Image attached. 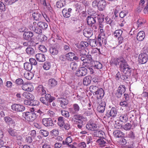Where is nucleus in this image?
Returning a JSON list of instances; mask_svg holds the SVG:
<instances>
[{"instance_id": "1", "label": "nucleus", "mask_w": 148, "mask_h": 148, "mask_svg": "<svg viewBox=\"0 0 148 148\" xmlns=\"http://www.w3.org/2000/svg\"><path fill=\"white\" fill-rule=\"evenodd\" d=\"M86 119L81 115H74L73 118V121L77 124V127L79 129H81L83 125V121H85Z\"/></svg>"}, {"instance_id": "2", "label": "nucleus", "mask_w": 148, "mask_h": 148, "mask_svg": "<svg viewBox=\"0 0 148 148\" xmlns=\"http://www.w3.org/2000/svg\"><path fill=\"white\" fill-rule=\"evenodd\" d=\"M98 41H97L95 39H90L89 41V42L90 46L92 47H101L102 44H106V41L105 39L103 38L101 39V37H99V36L98 38Z\"/></svg>"}, {"instance_id": "3", "label": "nucleus", "mask_w": 148, "mask_h": 148, "mask_svg": "<svg viewBox=\"0 0 148 148\" xmlns=\"http://www.w3.org/2000/svg\"><path fill=\"white\" fill-rule=\"evenodd\" d=\"M37 115L35 112H27L23 113V117L29 122L33 121L36 118Z\"/></svg>"}, {"instance_id": "4", "label": "nucleus", "mask_w": 148, "mask_h": 148, "mask_svg": "<svg viewBox=\"0 0 148 148\" xmlns=\"http://www.w3.org/2000/svg\"><path fill=\"white\" fill-rule=\"evenodd\" d=\"M120 70L121 72L123 73L124 74L127 75H130L132 72V69L128 65L125 61L123 64L121 65Z\"/></svg>"}, {"instance_id": "5", "label": "nucleus", "mask_w": 148, "mask_h": 148, "mask_svg": "<svg viewBox=\"0 0 148 148\" xmlns=\"http://www.w3.org/2000/svg\"><path fill=\"white\" fill-rule=\"evenodd\" d=\"M117 114V110L115 108L112 107L110 111H107L105 114V116L104 117L105 118L106 117L107 118H109L110 117L114 118L116 116Z\"/></svg>"}, {"instance_id": "6", "label": "nucleus", "mask_w": 148, "mask_h": 148, "mask_svg": "<svg viewBox=\"0 0 148 148\" xmlns=\"http://www.w3.org/2000/svg\"><path fill=\"white\" fill-rule=\"evenodd\" d=\"M101 19L103 20V18H101L100 15H97V17H92L91 16H88L87 18V23L90 26L94 25L96 23V20Z\"/></svg>"}, {"instance_id": "7", "label": "nucleus", "mask_w": 148, "mask_h": 148, "mask_svg": "<svg viewBox=\"0 0 148 148\" xmlns=\"http://www.w3.org/2000/svg\"><path fill=\"white\" fill-rule=\"evenodd\" d=\"M29 29L34 31L36 33L40 34L42 32V30L39 27H38L36 22H34L32 24L29 26Z\"/></svg>"}, {"instance_id": "8", "label": "nucleus", "mask_w": 148, "mask_h": 148, "mask_svg": "<svg viewBox=\"0 0 148 148\" xmlns=\"http://www.w3.org/2000/svg\"><path fill=\"white\" fill-rule=\"evenodd\" d=\"M138 59L140 63L142 64L145 63L148 60L147 54L145 53H141L139 55Z\"/></svg>"}, {"instance_id": "9", "label": "nucleus", "mask_w": 148, "mask_h": 148, "mask_svg": "<svg viewBox=\"0 0 148 148\" xmlns=\"http://www.w3.org/2000/svg\"><path fill=\"white\" fill-rule=\"evenodd\" d=\"M125 91V87L124 85H121L118 87L115 93L116 96L118 98H120L122 94L124 93Z\"/></svg>"}, {"instance_id": "10", "label": "nucleus", "mask_w": 148, "mask_h": 148, "mask_svg": "<svg viewBox=\"0 0 148 148\" xmlns=\"http://www.w3.org/2000/svg\"><path fill=\"white\" fill-rule=\"evenodd\" d=\"M21 88L23 90L28 92H31L34 90L33 86L30 83L27 82L23 84Z\"/></svg>"}, {"instance_id": "11", "label": "nucleus", "mask_w": 148, "mask_h": 148, "mask_svg": "<svg viewBox=\"0 0 148 148\" xmlns=\"http://www.w3.org/2000/svg\"><path fill=\"white\" fill-rule=\"evenodd\" d=\"M87 70L86 68L84 67L79 68L76 71V75L78 77L85 76L87 74Z\"/></svg>"}, {"instance_id": "12", "label": "nucleus", "mask_w": 148, "mask_h": 148, "mask_svg": "<svg viewBox=\"0 0 148 148\" xmlns=\"http://www.w3.org/2000/svg\"><path fill=\"white\" fill-rule=\"evenodd\" d=\"M97 125L93 122L90 121L86 125V128L89 130L95 131L97 129Z\"/></svg>"}, {"instance_id": "13", "label": "nucleus", "mask_w": 148, "mask_h": 148, "mask_svg": "<svg viewBox=\"0 0 148 148\" xmlns=\"http://www.w3.org/2000/svg\"><path fill=\"white\" fill-rule=\"evenodd\" d=\"M97 111L100 113H103L105 110L106 103L105 101H101L100 103H98Z\"/></svg>"}, {"instance_id": "14", "label": "nucleus", "mask_w": 148, "mask_h": 148, "mask_svg": "<svg viewBox=\"0 0 148 148\" xmlns=\"http://www.w3.org/2000/svg\"><path fill=\"white\" fill-rule=\"evenodd\" d=\"M11 109L13 110L22 112L25 110V107L22 105L14 104L11 106Z\"/></svg>"}, {"instance_id": "15", "label": "nucleus", "mask_w": 148, "mask_h": 148, "mask_svg": "<svg viewBox=\"0 0 148 148\" xmlns=\"http://www.w3.org/2000/svg\"><path fill=\"white\" fill-rule=\"evenodd\" d=\"M42 123L46 127L52 126L53 125V121L50 118L43 119Z\"/></svg>"}, {"instance_id": "16", "label": "nucleus", "mask_w": 148, "mask_h": 148, "mask_svg": "<svg viewBox=\"0 0 148 148\" xmlns=\"http://www.w3.org/2000/svg\"><path fill=\"white\" fill-rule=\"evenodd\" d=\"M104 92L102 88H99L97 91L95 93L94 95H96L98 99H101L104 95Z\"/></svg>"}, {"instance_id": "17", "label": "nucleus", "mask_w": 148, "mask_h": 148, "mask_svg": "<svg viewBox=\"0 0 148 148\" xmlns=\"http://www.w3.org/2000/svg\"><path fill=\"white\" fill-rule=\"evenodd\" d=\"M84 35L87 38L90 37L93 34L92 30L91 28H86L83 31Z\"/></svg>"}, {"instance_id": "18", "label": "nucleus", "mask_w": 148, "mask_h": 148, "mask_svg": "<svg viewBox=\"0 0 148 148\" xmlns=\"http://www.w3.org/2000/svg\"><path fill=\"white\" fill-rule=\"evenodd\" d=\"M36 90L38 93L41 95H43L46 93L45 88L42 85H40L37 87Z\"/></svg>"}, {"instance_id": "19", "label": "nucleus", "mask_w": 148, "mask_h": 148, "mask_svg": "<svg viewBox=\"0 0 148 148\" xmlns=\"http://www.w3.org/2000/svg\"><path fill=\"white\" fill-rule=\"evenodd\" d=\"M4 120L5 123L9 125H12L13 126L15 125V121L9 116L5 117L4 118Z\"/></svg>"}, {"instance_id": "20", "label": "nucleus", "mask_w": 148, "mask_h": 148, "mask_svg": "<svg viewBox=\"0 0 148 148\" xmlns=\"http://www.w3.org/2000/svg\"><path fill=\"white\" fill-rule=\"evenodd\" d=\"M36 57L37 60L39 62H42L45 60V56L42 53H38L36 54Z\"/></svg>"}, {"instance_id": "21", "label": "nucleus", "mask_w": 148, "mask_h": 148, "mask_svg": "<svg viewBox=\"0 0 148 148\" xmlns=\"http://www.w3.org/2000/svg\"><path fill=\"white\" fill-rule=\"evenodd\" d=\"M85 57L86 61H85L84 62H83V65L86 67L88 66V64L91 62L92 60V59L90 55H86Z\"/></svg>"}, {"instance_id": "22", "label": "nucleus", "mask_w": 148, "mask_h": 148, "mask_svg": "<svg viewBox=\"0 0 148 148\" xmlns=\"http://www.w3.org/2000/svg\"><path fill=\"white\" fill-rule=\"evenodd\" d=\"M22 95L25 98L31 100H33L34 98V96L32 94L27 92H24Z\"/></svg>"}, {"instance_id": "23", "label": "nucleus", "mask_w": 148, "mask_h": 148, "mask_svg": "<svg viewBox=\"0 0 148 148\" xmlns=\"http://www.w3.org/2000/svg\"><path fill=\"white\" fill-rule=\"evenodd\" d=\"M92 77L90 76H86L83 80V84L84 85L88 86L91 83Z\"/></svg>"}, {"instance_id": "24", "label": "nucleus", "mask_w": 148, "mask_h": 148, "mask_svg": "<svg viewBox=\"0 0 148 148\" xmlns=\"http://www.w3.org/2000/svg\"><path fill=\"white\" fill-rule=\"evenodd\" d=\"M125 61L124 59L123 58H118L115 59H114L112 61V63L115 64L117 65V64H120V67L121 66V65L122 64H123Z\"/></svg>"}, {"instance_id": "25", "label": "nucleus", "mask_w": 148, "mask_h": 148, "mask_svg": "<svg viewBox=\"0 0 148 148\" xmlns=\"http://www.w3.org/2000/svg\"><path fill=\"white\" fill-rule=\"evenodd\" d=\"M33 36V33L31 32H25L23 35V38L27 40H29Z\"/></svg>"}, {"instance_id": "26", "label": "nucleus", "mask_w": 148, "mask_h": 148, "mask_svg": "<svg viewBox=\"0 0 148 148\" xmlns=\"http://www.w3.org/2000/svg\"><path fill=\"white\" fill-rule=\"evenodd\" d=\"M145 36V32L143 31H140L139 32L137 36V39L138 41H142Z\"/></svg>"}, {"instance_id": "27", "label": "nucleus", "mask_w": 148, "mask_h": 148, "mask_svg": "<svg viewBox=\"0 0 148 148\" xmlns=\"http://www.w3.org/2000/svg\"><path fill=\"white\" fill-rule=\"evenodd\" d=\"M94 135L96 137L100 138H104V132L102 130H96L94 133Z\"/></svg>"}, {"instance_id": "28", "label": "nucleus", "mask_w": 148, "mask_h": 148, "mask_svg": "<svg viewBox=\"0 0 148 148\" xmlns=\"http://www.w3.org/2000/svg\"><path fill=\"white\" fill-rule=\"evenodd\" d=\"M77 68V64L75 62H71L69 66L68 67V69L70 71L76 70Z\"/></svg>"}, {"instance_id": "29", "label": "nucleus", "mask_w": 148, "mask_h": 148, "mask_svg": "<svg viewBox=\"0 0 148 148\" xmlns=\"http://www.w3.org/2000/svg\"><path fill=\"white\" fill-rule=\"evenodd\" d=\"M72 141V139L70 136H69L65 139V145H66L69 147L71 148H76L75 146L69 144Z\"/></svg>"}, {"instance_id": "30", "label": "nucleus", "mask_w": 148, "mask_h": 148, "mask_svg": "<svg viewBox=\"0 0 148 148\" xmlns=\"http://www.w3.org/2000/svg\"><path fill=\"white\" fill-rule=\"evenodd\" d=\"M57 84V81L54 79L51 78L48 80V84L51 87H54L56 86Z\"/></svg>"}, {"instance_id": "31", "label": "nucleus", "mask_w": 148, "mask_h": 148, "mask_svg": "<svg viewBox=\"0 0 148 148\" xmlns=\"http://www.w3.org/2000/svg\"><path fill=\"white\" fill-rule=\"evenodd\" d=\"M119 119L122 122H125L128 120L127 114L124 113L121 114L119 117Z\"/></svg>"}, {"instance_id": "32", "label": "nucleus", "mask_w": 148, "mask_h": 148, "mask_svg": "<svg viewBox=\"0 0 148 148\" xmlns=\"http://www.w3.org/2000/svg\"><path fill=\"white\" fill-rule=\"evenodd\" d=\"M24 75V77L28 80L32 79L34 76L33 73L29 71L25 72Z\"/></svg>"}, {"instance_id": "33", "label": "nucleus", "mask_w": 148, "mask_h": 148, "mask_svg": "<svg viewBox=\"0 0 148 148\" xmlns=\"http://www.w3.org/2000/svg\"><path fill=\"white\" fill-rule=\"evenodd\" d=\"M37 25L42 30L46 29L48 27V25L46 23L41 21L38 22Z\"/></svg>"}, {"instance_id": "34", "label": "nucleus", "mask_w": 148, "mask_h": 148, "mask_svg": "<svg viewBox=\"0 0 148 148\" xmlns=\"http://www.w3.org/2000/svg\"><path fill=\"white\" fill-rule=\"evenodd\" d=\"M64 118L60 116L58 118V124L60 127H62L64 126Z\"/></svg>"}, {"instance_id": "35", "label": "nucleus", "mask_w": 148, "mask_h": 148, "mask_svg": "<svg viewBox=\"0 0 148 148\" xmlns=\"http://www.w3.org/2000/svg\"><path fill=\"white\" fill-rule=\"evenodd\" d=\"M99 88L97 86L95 85H92L90 86L89 89L90 91L92 93L93 95Z\"/></svg>"}, {"instance_id": "36", "label": "nucleus", "mask_w": 148, "mask_h": 148, "mask_svg": "<svg viewBox=\"0 0 148 148\" xmlns=\"http://www.w3.org/2000/svg\"><path fill=\"white\" fill-rule=\"evenodd\" d=\"M24 67L25 69L28 71H30L32 69V65L29 62H25L24 64Z\"/></svg>"}, {"instance_id": "37", "label": "nucleus", "mask_w": 148, "mask_h": 148, "mask_svg": "<svg viewBox=\"0 0 148 148\" xmlns=\"http://www.w3.org/2000/svg\"><path fill=\"white\" fill-rule=\"evenodd\" d=\"M51 54L53 55H57L58 53V51L56 47H51L49 49Z\"/></svg>"}, {"instance_id": "38", "label": "nucleus", "mask_w": 148, "mask_h": 148, "mask_svg": "<svg viewBox=\"0 0 148 148\" xmlns=\"http://www.w3.org/2000/svg\"><path fill=\"white\" fill-rule=\"evenodd\" d=\"M97 142L102 147L106 145L107 144L106 140L102 138H100L97 140Z\"/></svg>"}, {"instance_id": "39", "label": "nucleus", "mask_w": 148, "mask_h": 148, "mask_svg": "<svg viewBox=\"0 0 148 148\" xmlns=\"http://www.w3.org/2000/svg\"><path fill=\"white\" fill-rule=\"evenodd\" d=\"M114 134L116 138L122 137L124 136V134L123 132L119 130L116 131L114 132Z\"/></svg>"}, {"instance_id": "40", "label": "nucleus", "mask_w": 148, "mask_h": 148, "mask_svg": "<svg viewBox=\"0 0 148 148\" xmlns=\"http://www.w3.org/2000/svg\"><path fill=\"white\" fill-rule=\"evenodd\" d=\"M74 53L70 52L66 54V59L67 60L70 61H73V57Z\"/></svg>"}, {"instance_id": "41", "label": "nucleus", "mask_w": 148, "mask_h": 148, "mask_svg": "<svg viewBox=\"0 0 148 148\" xmlns=\"http://www.w3.org/2000/svg\"><path fill=\"white\" fill-rule=\"evenodd\" d=\"M26 53L29 55H33L34 54V49L31 47H29L26 49Z\"/></svg>"}, {"instance_id": "42", "label": "nucleus", "mask_w": 148, "mask_h": 148, "mask_svg": "<svg viewBox=\"0 0 148 148\" xmlns=\"http://www.w3.org/2000/svg\"><path fill=\"white\" fill-rule=\"evenodd\" d=\"M32 16L34 19L36 21H38L40 19L41 15L40 13L34 12Z\"/></svg>"}, {"instance_id": "43", "label": "nucleus", "mask_w": 148, "mask_h": 148, "mask_svg": "<svg viewBox=\"0 0 148 148\" xmlns=\"http://www.w3.org/2000/svg\"><path fill=\"white\" fill-rule=\"evenodd\" d=\"M122 32V31L121 29L117 30L114 33V36L116 37L121 36Z\"/></svg>"}, {"instance_id": "44", "label": "nucleus", "mask_w": 148, "mask_h": 148, "mask_svg": "<svg viewBox=\"0 0 148 148\" xmlns=\"http://www.w3.org/2000/svg\"><path fill=\"white\" fill-rule=\"evenodd\" d=\"M51 67L50 63L48 62H45L43 65V68L46 70H49Z\"/></svg>"}, {"instance_id": "45", "label": "nucleus", "mask_w": 148, "mask_h": 148, "mask_svg": "<svg viewBox=\"0 0 148 148\" xmlns=\"http://www.w3.org/2000/svg\"><path fill=\"white\" fill-rule=\"evenodd\" d=\"M8 132L10 135L13 136H15L17 134L16 131L15 130H13L12 129H8Z\"/></svg>"}, {"instance_id": "46", "label": "nucleus", "mask_w": 148, "mask_h": 148, "mask_svg": "<svg viewBox=\"0 0 148 148\" xmlns=\"http://www.w3.org/2000/svg\"><path fill=\"white\" fill-rule=\"evenodd\" d=\"M94 67L95 69H100L102 68V65L100 62H95V65Z\"/></svg>"}, {"instance_id": "47", "label": "nucleus", "mask_w": 148, "mask_h": 148, "mask_svg": "<svg viewBox=\"0 0 148 148\" xmlns=\"http://www.w3.org/2000/svg\"><path fill=\"white\" fill-rule=\"evenodd\" d=\"M40 2L41 4L44 5V6H45L44 8H50V6L49 5V4L48 3H46L45 0H40Z\"/></svg>"}, {"instance_id": "48", "label": "nucleus", "mask_w": 148, "mask_h": 148, "mask_svg": "<svg viewBox=\"0 0 148 148\" xmlns=\"http://www.w3.org/2000/svg\"><path fill=\"white\" fill-rule=\"evenodd\" d=\"M45 97L47 101L49 102H51L53 100V98L51 97V95L49 94H46Z\"/></svg>"}, {"instance_id": "49", "label": "nucleus", "mask_w": 148, "mask_h": 148, "mask_svg": "<svg viewBox=\"0 0 148 148\" xmlns=\"http://www.w3.org/2000/svg\"><path fill=\"white\" fill-rule=\"evenodd\" d=\"M39 133L41 134L45 137H47L49 135L48 132L45 130H40L39 131Z\"/></svg>"}, {"instance_id": "50", "label": "nucleus", "mask_w": 148, "mask_h": 148, "mask_svg": "<svg viewBox=\"0 0 148 148\" xmlns=\"http://www.w3.org/2000/svg\"><path fill=\"white\" fill-rule=\"evenodd\" d=\"M132 127L131 124L130 123H127L123 126V128L126 130H130Z\"/></svg>"}, {"instance_id": "51", "label": "nucleus", "mask_w": 148, "mask_h": 148, "mask_svg": "<svg viewBox=\"0 0 148 148\" xmlns=\"http://www.w3.org/2000/svg\"><path fill=\"white\" fill-rule=\"evenodd\" d=\"M99 29L100 31V35H104V26L102 24L100 25Z\"/></svg>"}, {"instance_id": "52", "label": "nucleus", "mask_w": 148, "mask_h": 148, "mask_svg": "<svg viewBox=\"0 0 148 148\" xmlns=\"http://www.w3.org/2000/svg\"><path fill=\"white\" fill-rule=\"evenodd\" d=\"M86 143L84 142H82L78 144L77 147V148H86Z\"/></svg>"}, {"instance_id": "53", "label": "nucleus", "mask_w": 148, "mask_h": 148, "mask_svg": "<svg viewBox=\"0 0 148 148\" xmlns=\"http://www.w3.org/2000/svg\"><path fill=\"white\" fill-rule=\"evenodd\" d=\"M38 48L41 52H45L47 51V49L43 45H40L38 47Z\"/></svg>"}, {"instance_id": "54", "label": "nucleus", "mask_w": 148, "mask_h": 148, "mask_svg": "<svg viewBox=\"0 0 148 148\" xmlns=\"http://www.w3.org/2000/svg\"><path fill=\"white\" fill-rule=\"evenodd\" d=\"M127 136L133 139L134 138L135 136L134 133L132 131L130 132L127 135Z\"/></svg>"}, {"instance_id": "55", "label": "nucleus", "mask_w": 148, "mask_h": 148, "mask_svg": "<svg viewBox=\"0 0 148 148\" xmlns=\"http://www.w3.org/2000/svg\"><path fill=\"white\" fill-rule=\"evenodd\" d=\"M59 101L61 106L64 108L65 107V99L64 98H60L59 99Z\"/></svg>"}, {"instance_id": "56", "label": "nucleus", "mask_w": 148, "mask_h": 148, "mask_svg": "<svg viewBox=\"0 0 148 148\" xmlns=\"http://www.w3.org/2000/svg\"><path fill=\"white\" fill-rule=\"evenodd\" d=\"M24 82L23 80L21 78H18L16 79L15 81V83L17 85H21L23 84Z\"/></svg>"}, {"instance_id": "57", "label": "nucleus", "mask_w": 148, "mask_h": 148, "mask_svg": "<svg viewBox=\"0 0 148 148\" xmlns=\"http://www.w3.org/2000/svg\"><path fill=\"white\" fill-rule=\"evenodd\" d=\"M15 136L16 137V139L18 141L20 142L22 140L23 138L19 132H18Z\"/></svg>"}, {"instance_id": "58", "label": "nucleus", "mask_w": 148, "mask_h": 148, "mask_svg": "<svg viewBox=\"0 0 148 148\" xmlns=\"http://www.w3.org/2000/svg\"><path fill=\"white\" fill-rule=\"evenodd\" d=\"M39 39L41 41H45L47 40V37L43 34H40L39 35Z\"/></svg>"}, {"instance_id": "59", "label": "nucleus", "mask_w": 148, "mask_h": 148, "mask_svg": "<svg viewBox=\"0 0 148 148\" xmlns=\"http://www.w3.org/2000/svg\"><path fill=\"white\" fill-rule=\"evenodd\" d=\"M40 101L44 104L48 105V102L45 97H41L40 98Z\"/></svg>"}, {"instance_id": "60", "label": "nucleus", "mask_w": 148, "mask_h": 148, "mask_svg": "<svg viewBox=\"0 0 148 148\" xmlns=\"http://www.w3.org/2000/svg\"><path fill=\"white\" fill-rule=\"evenodd\" d=\"M51 133L52 136H57L59 134V132L57 130H53L51 131Z\"/></svg>"}, {"instance_id": "61", "label": "nucleus", "mask_w": 148, "mask_h": 148, "mask_svg": "<svg viewBox=\"0 0 148 148\" xmlns=\"http://www.w3.org/2000/svg\"><path fill=\"white\" fill-rule=\"evenodd\" d=\"M86 51L84 49H82L79 51V54L80 56H86Z\"/></svg>"}, {"instance_id": "62", "label": "nucleus", "mask_w": 148, "mask_h": 148, "mask_svg": "<svg viewBox=\"0 0 148 148\" xmlns=\"http://www.w3.org/2000/svg\"><path fill=\"white\" fill-rule=\"evenodd\" d=\"M56 5L57 7L58 8H61L64 6L63 4L61 1L57 2L56 3Z\"/></svg>"}, {"instance_id": "63", "label": "nucleus", "mask_w": 148, "mask_h": 148, "mask_svg": "<svg viewBox=\"0 0 148 148\" xmlns=\"http://www.w3.org/2000/svg\"><path fill=\"white\" fill-rule=\"evenodd\" d=\"M127 13L125 10H123L120 13L119 16L121 18H123L127 14Z\"/></svg>"}, {"instance_id": "64", "label": "nucleus", "mask_w": 148, "mask_h": 148, "mask_svg": "<svg viewBox=\"0 0 148 148\" xmlns=\"http://www.w3.org/2000/svg\"><path fill=\"white\" fill-rule=\"evenodd\" d=\"M42 148H51V147L49 143L47 142L43 145Z\"/></svg>"}]
</instances>
